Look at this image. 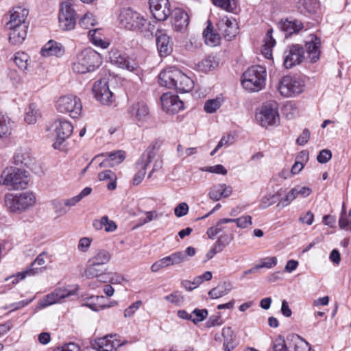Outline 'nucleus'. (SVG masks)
Returning a JSON list of instances; mask_svg holds the SVG:
<instances>
[{
  "label": "nucleus",
  "mask_w": 351,
  "mask_h": 351,
  "mask_svg": "<svg viewBox=\"0 0 351 351\" xmlns=\"http://www.w3.org/2000/svg\"><path fill=\"white\" fill-rule=\"evenodd\" d=\"M28 14L29 10L21 6L14 7L10 11L6 28L10 31L9 41L12 45L21 44L25 40L29 27L27 21Z\"/></svg>",
  "instance_id": "1"
},
{
  "label": "nucleus",
  "mask_w": 351,
  "mask_h": 351,
  "mask_svg": "<svg viewBox=\"0 0 351 351\" xmlns=\"http://www.w3.org/2000/svg\"><path fill=\"white\" fill-rule=\"evenodd\" d=\"M101 63L99 53L92 49H86L76 55L72 69L75 73L83 74L93 71Z\"/></svg>",
  "instance_id": "2"
},
{
  "label": "nucleus",
  "mask_w": 351,
  "mask_h": 351,
  "mask_svg": "<svg viewBox=\"0 0 351 351\" xmlns=\"http://www.w3.org/2000/svg\"><path fill=\"white\" fill-rule=\"evenodd\" d=\"M5 205L12 213H22L33 207L36 204V196L30 191L18 194H6L5 195Z\"/></svg>",
  "instance_id": "3"
},
{
  "label": "nucleus",
  "mask_w": 351,
  "mask_h": 351,
  "mask_svg": "<svg viewBox=\"0 0 351 351\" xmlns=\"http://www.w3.org/2000/svg\"><path fill=\"white\" fill-rule=\"evenodd\" d=\"M266 70L264 67L256 65L245 71L242 77L241 83L245 89L250 92L261 90L265 84Z\"/></svg>",
  "instance_id": "4"
},
{
  "label": "nucleus",
  "mask_w": 351,
  "mask_h": 351,
  "mask_svg": "<svg viewBox=\"0 0 351 351\" xmlns=\"http://www.w3.org/2000/svg\"><path fill=\"white\" fill-rule=\"evenodd\" d=\"M29 182L26 171L18 168L7 167L0 176V184L9 189L19 190L25 189Z\"/></svg>",
  "instance_id": "5"
},
{
  "label": "nucleus",
  "mask_w": 351,
  "mask_h": 351,
  "mask_svg": "<svg viewBox=\"0 0 351 351\" xmlns=\"http://www.w3.org/2000/svg\"><path fill=\"white\" fill-rule=\"evenodd\" d=\"M121 24L127 29L139 31L141 32H150L151 24L139 13L128 8L121 11L119 15Z\"/></svg>",
  "instance_id": "6"
},
{
  "label": "nucleus",
  "mask_w": 351,
  "mask_h": 351,
  "mask_svg": "<svg viewBox=\"0 0 351 351\" xmlns=\"http://www.w3.org/2000/svg\"><path fill=\"white\" fill-rule=\"evenodd\" d=\"M56 108L61 113H67L71 118H77L82 110L80 98L75 95H67L58 98Z\"/></svg>",
  "instance_id": "7"
},
{
  "label": "nucleus",
  "mask_w": 351,
  "mask_h": 351,
  "mask_svg": "<svg viewBox=\"0 0 351 351\" xmlns=\"http://www.w3.org/2000/svg\"><path fill=\"white\" fill-rule=\"evenodd\" d=\"M278 104L275 101L264 104L256 118L263 127L274 125L279 123Z\"/></svg>",
  "instance_id": "8"
},
{
  "label": "nucleus",
  "mask_w": 351,
  "mask_h": 351,
  "mask_svg": "<svg viewBox=\"0 0 351 351\" xmlns=\"http://www.w3.org/2000/svg\"><path fill=\"white\" fill-rule=\"evenodd\" d=\"M76 13L69 0H64L60 3L59 12V26L61 29L71 31L76 25Z\"/></svg>",
  "instance_id": "9"
},
{
  "label": "nucleus",
  "mask_w": 351,
  "mask_h": 351,
  "mask_svg": "<svg viewBox=\"0 0 351 351\" xmlns=\"http://www.w3.org/2000/svg\"><path fill=\"white\" fill-rule=\"evenodd\" d=\"M304 86V84L302 80L287 75L283 77L280 81L278 90L281 95L289 97L302 93Z\"/></svg>",
  "instance_id": "10"
},
{
  "label": "nucleus",
  "mask_w": 351,
  "mask_h": 351,
  "mask_svg": "<svg viewBox=\"0 0 351 351\" xmlns=\"http://www.w3.org/2000/svg\"><path fill=\"white\" fill-rule=\"evenodd\" d=\"M109 60L112 64L128 71L137 73L140 71L138 63L134 59L122 53L117 49L110 50L109 52Z\"/></svg>",
  "instance_id": "11"
},
{
  "label": "nucleus",
  "mask_w": 351,
  "mask_h": 351,
  "mask_svg": "<svg viewBox=\"0 0 351 351\" xmlns=\"http://www.w3.org/2000/svg\"><path fill=\"white\" fill-rule=\"evenodd\" d=\"M53 126L56 136L53 147L56 149H62L63 143L71 135L73 126L69 121L60 119L56 121Z\"/></svg>",
  "instance_id": "12"
},
{
  "label": "nucleus",
  "mask_w": 351,
  "mask_h": 351,
  "mask_svg": "<svg viewBox=\"0 0 351 351\" xmlns=\"http://www.w3.org/2000/svg\"><path fill=\"white\" fill-rule=\"evenodd\" d=\"M304 58V51L299 44L289 46L284 52V65L287 69L300 64Z\"/></svg>",
  "instance_id": "13"
},
{
  "label": "nucleus",
  "mask_w": 351,
  "mask_h": 351,
  "mask_svg": "<svg viewBox=\"0 0 351 351\" xmlns=\"http://www.w3.org/2000/svg\"><path fill=\"white\" fill-rule=\"evenodd\" d=\"M187 258L182 251H177L169 256H165L155 262L151 267L152 272H157L160 269L173 265H180L186 261Z\"/></svg>",
  "instance_id": "14"
},
{
  "label": "nucleus",
  "mask_w": 351,
  "mask_h": 351,
  "mask_svg": "<svg viewBox=\"0 0 351 351\" xmlns=\"http://www.w3.org/2000/svg\"><path fill=\"white\" fill-rule=\"evenodd\" d=\"M93 90L97 100L101 104L106 105L112 104L114 95L109 89L107 79L103 78L96 81L94 84Z\"/></svg>",
  "instance_id": "15"
},
{
  "label": "nucleus",
  "mask_w": 351,
  "mask_h": 351,
  "mask_svg": "<svg viewBox=\"0 0 351 351\" xmlns=\"http://www.w3.org/2000/svg\"><path fill=\"white\" fill-rule=\"evenodd\" d=\"M217 27L219 31L228 40H232L238 32V25L236 20L227 16L220 17Z\"/></svg>",
  "instance_id": "16"
},
{
  "label": "nucleus",
  "mask_w": 351,
  "mask_h": 351,
  "mask_svg": "<svg viewBox=\"0 0 351 351\" xmlns=\"http://www.w3.org/2000/svg\"><path fill=\"white\" fill-rule=\"evenodd\" d=\"M149 3L151 12L156 20L165 21L171 14L169 0H149Z\"/></svg>",
  "instance_id": "17"
},
{
  "label": "nucleus",
  "mask_w": 351,
  "mask_h": 351,
  "mask_svg": "<svg viewBox=\"0 0 351 351\" xmlns=\"http://www.w3.org/2000/svg\"><path fill=\"white\" fill-rule=\"evenodd\" d=\"M74 294L75 291H69L64 288L56 289L40 299L38 305L40 308H45L57 302H60L62 300Z\"/></svg>",
  "instance_id": "18"
},
{
  "label": "nucleus",
  "mask_w": 351,
  "mask_h": 351,
  "mask_svg": "<svg viewBox=\"0 0 351 351\" xmlns=\"http://www.w3.org/2000/svg\"><path fill=\"white\" fill-rule=\"evenodd\" d=\"M161 105L164 111L170 114H175L184 108V103L177 95L167 93L161 97Z\"/></svg>",
  "instance_id": "19"
},
{
  "label": "nucleus",
  "mask_w": 351,
  "mask_h": 351,
  "mask_svg": "<svg viewBox=\"0 0 351 351\" xmlns=\"http://www.w3.org/2000/svg\"><path fill=\"white\" fill-rule=\"evenodd\" d=\"M321 40L315 34H311L305 42L306 52L311 62L315 63L319 60Z\"/></svg>",
  "instance_id": "20"
},
{
  "label": "nucleus",
  "mask_w": 351,
  "mask_h": 351,
  "mask_svg": "<svg viewBox=\"0 0 351 351\" xmlns=\"http://www.w3.org/2000/svg\"><path fill=\"white\" fill-rule=\"evenodd\" d=\"M116 335H109L95 339L91 343V347L98 351H114L121 343L115 339Z\"/></svg>",
  "instance_id": "21"
},
{
  "label": "nucleus",
  "mask_w": 351,
  "mask_h": 351,
  "mask_svg": "<svg viewBox=\"0 0 351 351\" xmlns=\"http://www.w3.org/2000/svg\"><path fill=\"white\" fill-rule=\"evenodd\" d=\"M106 156V158L99 163V167H113L122 162L125 159V152L121 150H118L114 152H110L106 154H101L96 156L91 162L99 160V158Z\"/></svg>",
  "instance_id": "22"
},
{
  "label": "nucleus",
  "mask_w": 351,
  "mask_h": 351,
  "mask_svg": "<svg viewBox=\"0 0 351 351\" xmlns=\"http://www.w3.org/2000/svg\"><path fill=\"white\" fill-rule=\"evenodd\" d=\"M153 158V152H149L146 155L143 154L141 160L136 162V167L138 171L133 178L134 185H138L142 182L145 178L147 167L152 162Z\"/></svg>",
  "instance_id": "23"
},
{
  "label": "nucleus",
  "mask_w": 351,
  "mask_h": 351,
  "mask_svg": "<svg viewBox=\"0 0 351 351\" xmlns=\"http://www.w3.org/2000/svg\"><path fill=\"white\" fill-rule=\"evenodd\" d=\"M49 259V256L47 253L43 252L40 253L36 258L31 263L29 267L25 271L22 272H19L17 274V277L19 278L21 280L24 279L27 276H34L37 274H38L41 269H39L38 267H35L36 265L38 266H43L44 265L47 261Z\"/></svg>",
  "instance_id": "24"
},
{
  "label": "nucleus",
  "mask_w": 351,
  "mask_h": 351,
  "mask_svg": "<svg viewBox=\"0 0 351 351\" xmlns=\"http://www.w3.org/2000/svg\"><path fill=\"white\" fill-rule=\"evenodd\" d=\"M156 46L160 56H167L173 50L171 38L165 32L158 30L156 33Z\"/></svg>",
  "instance_id": "25"
},
{
  "label": "nucleus",
  "mask_w": 351,
  "mask_h": 351,
  "mask_svg": "<svg viewBox=\"0 0 351 351\" xmlns=\"http://www.w3.org/2000/svg\"><path fill=\"white\" fill-rule=\"evenodd\" d=\"M129 113L136 121H145L149 115V108L147 104L143 101H136L133 103L129 108Z\"/></svg>",
  "instance_id": "26"
},
{
  "label": "nucleus",
  "mask_w": 351,
  "mask_h": 351,
  "mask_svg": "<svg viewBox=\"0 0 351 351\" xmlns=\"http://www.w3.org/2000/svg\"><path fill=\"white\" fill-rule=\"evenodd\" d=\"M180 70L175 68H169L163 70L158 76V83L160 86L168 88H173Z\"/></svg>",
  "instance_id": "27"
},
{
  "label": "nucleus",
  "mask_w": 351,
  "mask_h": 351,
  "mask_svg": "<svg viewBox=\"0 0 351 351\" xmlns=\"http://www.w3.org/2000/svg\"><path fill=\"white\" fill-rule=\"evenodd\" d=\"M65 52L64 46L55 40H50L41 49L40 53L44 57H62Z\"/></svg>",
  "instance_id": "28"
},
{
  "label": "nucleus",
  "mask_w": 351,
  "mask_h": 351,
  "mask_svg": "<svg viewBox=\"0 0 351 351\" xmlns=\"http://www.w3.org/2000/svg\"><path fill=\"white\" fill-rule=\"evenodd\" d=\"M189 23L188 14L181 9H176L174 11V26L176 31L185 30Z\"/></svg>",
  "instance_id": "29"
},
{
  "label": "nucleus",
  "mask_w": 351,
  "mask_h": 351,
  "mask_svg": "<svg viewBox=\"0 0 351 351\" xmlns=\"http://www.w3.org/2000/svg\"><path fill=\"white\" fill-rule=\"evenodd\" d=\"M289 351H310L309 344L299 335H289Z\"/></svg>",
  "instance_id": "30"
},
{
  "label": "nucleus",
  "mask_w": 351,
  "mask_h": 351,
  "mask_svg": "<svg viewBox=\"0 0 351 351\" xmlns=\"http://www.w3.org/2000/svg\"><path fill=\"white\" fill-rule=\"evenodd\" d=\"M93 226L97 230H104L107 232H112L117 230L116 223L109 219L108 216H103L100 219H95L93 221Z\"/></svg>",
  "instance_id": "31"
},
{
  "label": "nucleus",
  "mask_w": 351,
  "mask_h": 351,
  "mask_svg": "<svg viewBox=\"0 0 351 351\" xmlns=\"http://www.w3.org/2000/svg\"><path fill=\"white\" fill-rule=\"evenodd\" d=\"M41 117V112L38 106L31 103L26 108L24 116L25 121L28 124H35Z\"/></svg>",
  "instance_id": "32"
},
{
  "label": "nucleus",
  "mask_w": 351,
  "mask_h": 351,
  "mask_svg": "<svg viewBox=\"0 0 351 351\" xmlns=\"http://www.w3.org/2000/svg\"><path fill=\"white\" fill-rule=\"evenodd\" d=\"M180 80V83L175 88V89L180 93L190 92L194 87L193 81L183 73L181 71H179L177 80Z\"/></svg>",
  "instance_id": "33"
},
{
  "label": "nucleus",
  "mask_w": 351,
  "mask_h": 351,
  "mask_svg": "<svg viewBox=\"0 0 351 351\" xmlns=\"http://www.w3.org/2000/svg\"><path fill=\"white\" fill-rule=\"evenodd\" d=\"M103 271L104 270L102 266L88 260L82 275L88 279H93L101 276Z\"/></svg>",
  "instance_id": "34"
},
{
  "label": "nucleus",
  "mask_w": 351,
  "mask_h": 351,
  "mask_svg": "<svg viewBox=\"0 0 351 351\" xmlns=\"http://www.w3.org/2000/svg\"><path fill=\"white\" fill-rule=\"evenodd\" d=\"M203 37L205 43L210 47L217 46L220 43V36L217 33L214 32L210 23H209L207 27L203 32Z\"/></svg>",
  "instance_id": "35"
},
{
  "label": "nucleus",
  "mask_w": 351,
  "mask_h": 351,
  "mask_svg": "<svg viewBox=\"0 0 351 351\" xmlns=\"http://www.w3.org/2000/svg\"><path fill=\"white\" fill-rule=\"evenodd\" d=\"M303 27L301 21L298 20H285L281 23L282 30L287 34L291 35L299 32Z\"/></svg>",
  "instance_id": "36"
},
{
  "label": "nucleus",
  "mask_w": 351,
  "mask_h": 351,
  "mask_svg": "<svg viewBox=\"0 0 351 351\" xmlns=\"http://www.w3.org/2000/svg\"><path fill=\"white\" fill-rule=\"evenodd\" d=\"M273 29H268L264 39V45L262 49V53L266 58H270L272 56V48L276 45V40L272 36Z\"/></svg>",
  "instance_id": "37"
},
{
  "label": "nucleus",
  "mask_w": 351,
  "mask_h": 351,
  "mask_svg": "<svg viewBox=\"0 0 351 351\" xmlns=\"http://www.w3.org/2000/svg\"><path fill=\"white\" fill-rule=\"evenodd\" d=\"M111 258L112 255L110 252L104 249H100L97 250L89 260L103 267L104 265L108 264Z\"/></svg>",
  "instance_id": "38"
},
{
  "label": "nucleus",
  "mask_w": 351,
  "mask_h": 351,
  "mask_svg": "<svg viewBox=\"0 0 351 351\" xmlns=\"http://www.w3.org/2000/svg\"><path fill=\"white\" fill-rule=\"evenodd\" d=\"M232 289L230 283L223 282L216 287L213 288L208 292V295L212 299H217L227 295Z\"/></svg>",
  "instance_id": "39"
},
{
  "label": "nucleus",
  "mask_w": 351,
  "mask_h": 351,
  "mask_svg": "<svg viewBox=\"0 0 351 351\" xmlns=\"http://www.w3.org/2000/svg\"><path fill=\"white\" fill-rule=\"evenodd\" d=\"M88 36L90 41L97 47H101L103 49H106L109 46V43L103 40L100 29H94L88 32Z\"/></svg>",
  "instance_id": "40"
},
{
  "label": "nucleus",
  "mask_w": 351,
  "mask_h": 351,
  "mask_svg": "<svg viewBox=\"0 0 351 351\" xmlns=\"http://www.w3.org/2000/svg\"><path fill=\"white\" fill-rule=\"evenodd\" d=\"M223 337V348L225 351H231L236 344L233 338V332L230 327L224 328L222 330Z\"/></svg>",
  "instance_id": "41"
},
{
  "label": "nucleus",
  "mask_w": 351,
  "mask_h": 351,
  "mask_svg": "<svg viewBox=\"0 0 351 351\" xmlns=\"http://www.w3.org/2000/svg\"><path fill=\"white\" fill-rule=\"evenodd\" d=\"M98 178L100 181L110 180V182L107 184V188L112 191L116 189V180L117 176L110 170L104 171L98 174Z\"/></svg>",
  "instance_id": "42"
},
{
  "label": "nucleus",
  "mask_w": 351,
  "mask_h": 351,
  "mask_svg": "<svg viewBox=\"0 0 351 351\" xmlns=\"http://www.w3.org/2000/svg\"><path fill=\"white\" fill-rule=\"evenodd\" d=\"M93 302L86 303L85 305L88 306L93 311H99L101 309H104L106 308H110L115 304H117V302H112L110 304H101V300L104 299V296H94L90 298Z\"/></svg>",
  "instance_id": "43"
},
{
  "label": "nucleus",
  "mask_w": 351,
  "mask_h": 351,
  "mask_svg": "<svg viewBox=\"0 0 351 351\" xmlns=\"http://www.w3.org/2000/svg\"><path fill=\"white\" fill-rule=\"evenodd\" d=\"M29 56L24 52H17L14 55V61L16 65L22 71H28Z\"/></svg>",
  "instance_id": "44"
},
{
  "label": "nucleus",
  "mask_w": 351,
  "mask_h": 351,
  "mask_svg": "<svg viewBox=\"0 0 351 351\" xmlns=\"http://www.w3.org/2000/svg\"><path fill=\"white\" fill-rule=\"evenodd\" d=\"M289 335L285 339L282 335H279L273 341L274 351H289Z\"/></svg>",
  "instance_id": "45"
},
{
  "label": "nucleus",
  "mask_w": 351,
  "mask_h": 351,
  "mask_svg": "<svg viewBox=\"0 0 351 351\" xmlns=\"http://www.w3.org/2000/svg\"><path fill=\"white\" fill-rule=\"evenodd\" d=\"M11 123L10 118L0 112V138L7 136L10 134Z\"/></svg>",
  "instance_id": "46"
},
{
  "label": "nucleus",
  "mask_w": 351,
  "mask_h": 351,
  "mask_svg": "<svg viewBox=\"0 0 351 351\" xmlns=\"http://www.w3.org/2000/svg\"><path fill=\"white\" fill-rule=\"evenodd\" d=\"M16 165H22L28 167L31 163V158L29 153L25 150H19L14 157Z\"/></svg>",
  "instance_id": "47"
},
{
  "label": "nucleus",
  "mask_w": 351,
  "mask_h": 351,
  "mask_svg": "<svg viewBox=\"0 0 351 351\" xmlns=\"http://www.w3.org/2000/svg\"><path fill=\"white\" fill-rule=\"evenodd\" d=\"M51 205L58 217L63 216L69 212V208L65 204L64 199H53Z\"/></svg>",
  "instance_id": "48"
},
{
  "label": "nucleus",
  "mask_w": 351,
  "mask_h": 351,
  "mask_svg": "<svg viewBox=\"0 0 351 351\" xmlns=\"http://www.w3.org/2000/svg\"><path fill=\"white\" fill-rule=\"evenodd\" d=\"M80 25L84 28L88 29L97 24V20L94 15L90 12H86L79 21Z\"/></svg>",
  "instance_id": "49"
},
{
  "label": "nucleus",
  "mask_w": 351,
  "mask_h": 351,
  "mask_svg": "<svg viewBox=\"0 0 351 351\" xmlns=\"http://www.w3.org/2000/svg\"><path fill=\"white\" fill-rule=\"evenodd\" d=\"M339 226L341 229L351 230V209L348 214L344 212L343 208L342 213L339 219Z\"/></svg>",
  "instance_id": "50"
},
{
  "label": "nucleus",
  "mask_w": 351,
  "mask_h": 351,
  "mask_svg": "<svg viewBox=\"0 0 351 351\" xmlns=\"http://www.w3.org/2000/svg\"><path fill=\"white\" fill-rule=\"evenodd\" d=\"M221 104L222 99L220 97L208 99L204 104V110L207 113H213L220 108Z\"/></svg>",
  "instance_id": "51"
},
{
  "label": "nucleus",
  "mask_w": 351,
  "mask_h": 351,
  "mask_svg": "<svg viewBox=\"0 0 351 351\" xmlns=\"http://www.w3.org/2000/svg\"><path fill=\"white\" fill-rule=\"evenodd\" d=\"M213 3L228 12L234 10L237 4V0H213Z\"/></svg>",
  "instance_id": "52"
},
{
  "label": "nucleus",
  "mask_w": 351,
  "mask_h": 351,
  "mask_svg": "<svg viewBox=\"0 0 351 351\" xmlns=\"http://www.w3.org/2000/svg\"><path fill=\"white\" fill-rule=\"evenodd\" d=\"M252 217L250 215H243L237 219H229L230 223H236L237 226L239 228H247L252 224Z\"/></svg>",
  "instance_id": "53"
},
{
  "label": "nucleus",
  "mask_w": 351,
  "mask_h": 351,
  "mask_svg": "<svg viewBox=\"0 0 351 351\" xmlns=\"http://www.w3.org/2000/svg\"><path fill=\"white\" fill-rule=\"evenodd\" d=\"M164 299L176 306H180L184 301V297L178 291H175L172 293L165 296Z\"/></svg>",
  "instance_id": "54"
},
{
  "label": "nucleus",
  "mask_w": 351,
  "mask_h": 351,
  "mask_svg": "<svg viewBox=\"0 0 351 351\" xmlns=\"http://www.w3.org/2000/svg\"><path fill=\"white\" fill-rule=\"evenodd\" d=\"M277 264V258L275 256L266 257L260 261L258 264L256 265V269L267 268L270 269L276 266Z\"/></svg>",
  "instance_id": "55"
},
{
  "label": "nucleus",
  "mask_w": 351,
  "mask_h": 351,
  "mask_svg": "<svg viewBox=\"0 0 351 351\" xmlns=\"http://www.w3.org/2000/svg\"><path fill=\"white\" fill-rule=\"evenodd\" d=\"M215 61L213 58L207 57L197 64L199 69L203 72H208L215 67Z\"/></svg>",
  "instance_id": "56"
},
{
  "label": "nucleus",
  "mask_w": 351,
  "mask_h": 351,
  "mask_svg": "<svg viewBox=\"0 0 351 351\" xmlns=\"http://www.w3.org/2000/svg\"><path fill=\"white\" fill-rule=\"evenodd\" d=\"M233 239L232 234H224L221 235L214 244L221 252Z\"/></svg>",
  "instance_id": "57"
},
{
  "label": "nucleus",
  "mask_w": 351,
  "mask_h": 351,
  "mask_svg": "<svg viewBox=\"0 0 351 351\" xmlns=\"http://www.w3.org/2000/svg\"><path fill=\"white\" fill-rule=\"evenodd\" d=\"M221 187V184H217L213 186L210 189L208 193L209 197L214 201H218L221 199L222 198Z\"/></svg>",
  "instance_id": "58"
},
{
  "label": "nucleus",
  "mask_w": 351,
  "mask_h": 351,
  "mask_svg": "<svg viewBox=\"0 0 351 351\" xmlns=\"http://www.w3.org/2000/svg\"><path fill=\"white\" fill-rule=\"evenodd\" d=\"M202 171H207L210 173L226 175L227 170L222 165H217L215 166L204 167L200 169Z\"/></svg>",
  "instance_id": "59"
},
{
  "label": "nucleus",
  "mask_w": 351,
  "mask_h": 351,
  "mask_svg": "<svg viewBox=\"0 0 351 351\" xmlns=\"http://www.w3.org/2000/svg\"><path fill=\"white\" fill-rule=\"evenodd\" d=\"M34 298L29 299V300H24L22 301H20L19 302L12 303L8 306H6L4 307V309H10V311H15L17 310H19L21 308H24L25 306H27L29 304H30L33 301Z\"/></svg>",
  "instance_id": "60"
},
{
  "label": "nucleus",
  "mask_w": 351,
  "mask_h": 351,
  "mask_svg": "<svg viewBox=\"0 0 351 351\" xmlns=\"http://www.w3.org/2000/svg\"><path fill=\"white\" fill-rule=\"evenodd\" d=\"M191 314H193L192 321L197 323L203 321L207 317L208 311L206 309H195Z\"/></svg>",
  "instance_id": "61"
},
{
  "label": "nucleus",
  "mask_w": 351,
  "mask_h": 351,
  "mask_svg": "<svg viewBox=\"0 0 351 351\" xmlns=\"http://www.w3.org/2000/svg\"><path fill=\"white\" fill-rule=\"evenodd\" d=\"M201 283V278L200 277H195L193 281L189 280H184L182 282V286L187 290V291H192L194 289L197 288L200 285Z\"/></svg>",
  "instance_id": "62"
},
{
  "label": "nucleus",
  "mask_w": 351,
  "mask_h": 351,
  "mask_svg": "<svg viewBox=\"0 0 351 351\" xmlns=\"http://www.w3.org/2000/svg\"><path fill=\"white\" fill-rule=\"evenodd\" d=\"M189 212V206L185 202H182L179 204L174 208L175 215L178 217H181L185 216Z\"/></svg>",
  "instance_id": "63"
},
{
  "label": "nucleus",
  "mask_w": 351,
  "mask_h": 351,
  "mask_svg": "<svg viewBox=\"0 0 351 351\" xmlns=\"http://www.w3.org/2000/svg\"><path fill=\"white\" fill-rule=\"evenodd\" d=\"M303 5L309 13L315 12L319 7L317 0H304Z\"/></svg>",
  "instance_id": "64"
}]
</instances>
